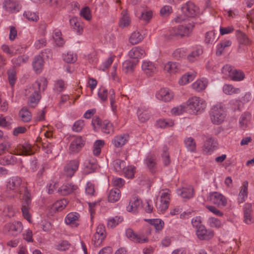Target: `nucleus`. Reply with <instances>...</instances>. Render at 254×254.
<instances>
[{"instance_id":"1","label":"nucleus","mask_w":254,"mask_h":254,"mask_svg":"<svg viewBox=\"0 0 254 254\" xmlns=\"http://www.w3.org/2000/svg\"><path fill=\"white\" fill-rule=\"evenodd\" d=\"M7 189L16 194H23L22 198V212L23 217L30 223L32 222L29 212L31 203V194L22 179L18 176L10 178L6 184Z\"/></svg>"},{"instance_id":"2","label":"nucleus","mask_w":254,"mask_h":254,"mask_svg":"<svg viewBox=\"0 0 254 254\" xmlns=\"http://www.w3.org/2000/svg\"><path fill=\"white\" fill-rule=\"evenodd\" d=\"M194 27V23L192 21L184 25H179L176 27L171 28L169 33L166 35L167 38L171 39L173 38L189 37L190 36Z\"/></svg>"},{"instance_id":"3","label":"nucleus","mask_w":254,"mask_h":254,"mask_svg":"<svg viewBox=\"0 0 254 254\" xmlns=\"http://www.w3.org/2000/svg\"><path fill=\"white\" fill-rule=\"evenodd\" d=\"M41 84H42V89L44 90L47 85V80L46 79L42 78L37 80L33 84L32 86L30 87L28 89L29 92L32 93L29 98L28 105L32 107H34L35 106L33 104L36 105L40 101L41 96L39 92L41 90L40 86Z\"/></svg>"},{"instance_id":"4","label":"nucleus","mask_w":254,"mask_h":254,"mask_svg":"<svg viewBox=\"0 0 254 254\" xmlns=\"http://www.w3.org/2000/svg\"><path fill=\"white\" fill-rule=\"evenodd\" d=\"M226 113L221 104L214 106L210 111V118L213 124H222L225 118Z\"/></svg>"},{"instance_id":"5","label":"nucleus","mask_w":254,"mask_h":254,"mask_svg":"<svg viewBox=\"0 0 254 254\" xmlns=\"http://www.w3.org/2000/svg\"><path fill=\"white\" fill-rule=\"evenodd\" d=\"M188 106L193 113L200 114L205 110L206 104L203 99L194 96L188 100Z\"/></svg>"},{"instance_id":"6","label":"nucleus","mask_w":254,"mask_h":254,"mask_svg":"<svg viewBox=\"0 0 254 254\" xmlns=\"http://www.w3.org/2000/svg\"><path fill=\"white\" fill-rule=\"evenodd\" d=\"M223 74L228 75L233 81H241L245 78L244 73L240 69L229 64L224 65L222 69Z\"/></svg>"},{"instance_id":"7","label":"nucleus","mask_w":254,"mask_h":254,"mask_svg":"<svg viewBox=\"0 0 254 254\" xmlns=\"http://www.w3.org/2000/svg\"><path fill=\"white\" fill-rule=\"evenodd\" d=\"M23 230V225L20 221H14L6 223L3 227L4 233L14 236L20 234Z\"/></svg>"},{"instance_id":"8","label":"nucleus","mask_w":254,"mask_h":254,"mask_svg":"<svg viewBox=\"0 0 254 254\" xmlns=\"http://www.w3.org/2000/svg\"><path fill=\"white\" fill-rule=\"evenodd\" d=\"M210 201L218 207H224L227 204L226 197L218 192H213L209 194Z\"/></svg>"},{"instance_id":"9","label":"nucleus","mask_w":254,"mask_h":254,"mask_svg":"<svg viewBox=\"0 0 254 254\" xmlns=\"http://www.w3.org/2000/svg\"><path fill=\"white\" fill-rule=\"evenodd\" d=\"M196 234L200 240L208 241L214 236V232L211 229H207L206 227L200 226L196 230Z\"/></svg>"},{"instance_id":"10","label":"nucleus","mask_w":254,"mask_h":254,"mask_svg":"<svg viewBox=\"0 0 254 254\" xmlns=\"http://www.w3.org/2000/svg\"><path fill=\"white\" fill-rule=\"evenodd\" d=\"M126 235L131 241L137 243H144L148 242V238L142 235L135 233L131 229H127Z\"/></svg>"},{"instance_id":"11","label":"nucleus","mask_w":254,"mask_h":254,"mask_svg":"<svg viewBox=\"0 0 254 254\" xmlns=\"http://www.w3.org/2000/svg\"><path fill=\"white\" fill-rule=\"evenodd\" d=\"M79 161L77 160L70 161L64 167V173L67 177H72L77 170L79 166Z\"/></svg>"},{"instance_id":"12","label":"nucleus","mask_w":254,"mask_h":254,"mask_svg":"<svg viewBox=\"0 0 254 254\" xmlns=\"http://www.w3.org/2000/svg\"><path fill=\"white\" fill-rule=\"evenodd\" d=\"M84 145V140H83L82 137L81 136H76V138L71 141L69 145V151L72 153H77Z\"/></svg>"},{"instance_id":"13","label":"nucleus","mask_w":254,"mask_h":254,"mask_svg":"<svg viewBox=\"0 0 254 254\" xmlns=\"http://www.w3.org/2000/svg\"><path fill=\"white\" fill-rule=\"evenodd\" d=\"M15 154L17 155H28L32 154V146L27 143L18 144L15 149Z\"/></svg>"},{"instance_id":"14","label":"nucleus","mask_w":254,"mask_h":254,"mask_svg":"<svg viewBox=\"0 0 254 254\" xmlns=\"http://www.w3.org/2000/svg\"><path fill=\"white\" fill-rule=\"evenodd\" d=\"M3 7L7 11L11 13L18 12L21 8L16 0H5L3 3Z\"/></svg>"},{"instance_id":"15","label":"nucleus","mask_w":254,"mask_h":254,"mask_svg":"<svg viewBox=\"0 0 254 254\" xmlns=\"http://www.w3.org/2000/svg\"><path fill=\"white\" fill-rule=\"evenodd\" d=\"M141 68L147 76H152L157 72V67L155 64L151 62L144 61L143 62Z\"/></svg>"},{"instance_id":"16","label":"nucleus","mask_w":254,"mask_h":254,"mask_svg":"<svg viewBox=\"0 0 254 254\" xmlns=\"http://www.w3.org/2000/svg\"><path fill=\"white\" fill-rule=\"evenodd\" d=\"M158 99L164 102L170 101L174 97L172 91L168 88H162L156 95Z\"/></svg>"},{"instance_id":"17","label":"nucleus","mask_w":254,"mask_h":254,"mask_svg":"<svg viewBox=\"0 0 254 254\" xmlns=\"http://www.w3.org/2000/svg\"><path fill=\"white\" fill-rule=\"evenodd\" d=\"M182 10L186 17H193L195 15V6L193 3L188 1L182 7Z\"/></svg>"},{"instance_id":"18","label":"nucleus","mask_w":254,"mask_h":254,"mask_svg":"<svg viewBox=\"0 0 254 254\" xmlns=\"http://www.w3.org/2000/svg\"><path fill=\"white\" fill-rule=\"evenodd\" d=\"M217 142L212 137H208L205 141L203 151L207 154L211 153L217 147Z\"/></svg>"},{"instance_id":"19","label":"nucleus","mask_w":254,"mask_h":254,"mask_svg":"<svg viewBox=\"0 0 254 254\" xmlns=\"http://www.w3.org/2000/svg\"><path fill=\"white\" fill-rule=\"evenodd\" d=\"M145 164L149 171L154 174L156 168V157L154 154L149 155L145 159Z\"/></svg>"},{"instance_id":"20","label":"nucleus","mask_w":254,"mask_h":254,"mask_svg":"<svg viewBox=\"0 0 254 254\" xmlns=\"http://www.w3.org/2000/svg\"><path fill=\"white\" fill-rule=\"evenodd\" d=\"M128 138L129 136L127 134L117 135L112 140V143L116 147H121L126 143Z\"/></svg>"},{"instance_id":"21","label":"nucleus","mask_w":254,"mask_h":254,"mask_svg":"<svg viewBox=\"0 0 254 254\" xmlns=\"http://www.w3.org/2000/svg\"><path fill=\"white\" fill-rule=\"evenodd\" d=\"M79 217V215L77 213H69L66 216L65 222L67 225H70L73 227H76L78 225L76 221L78 220Z\"/></svg>"},{"instance_id":"22","label":"nucleus","mask_w":254,"mask_h":254,"mask_svg":"<svg viewBox=\"0 0 254 254\" xmlns=\"http://www.w3.org/2000/svg\"><path fill=\"white\" fill-rule=\"evenodd\" d=\"M248 181H245L243 183V186L238 197V201L239 203H243L245 201L246 198L248 197Z\"/></svg>"},{"instance_id":"23","label":"nucleus","mask_w":254,"mask_h":254,"mask_svg":"<svg viewBox=\"0 0 254 254\" xmlns=\"http://www.w3.org/2000/svg\"><path fill=\"white\" fill-rule=\"evenodd\" d=\"M144 54V50L139 47L133 48L128 53L129 57L135 60H138V59L141 58Z\"/></svg>"},{"instance_id":"24","label":"nucleus","mask_w":254,"mask_h":254,"mask_svg":"<svg viewBox=\"0 0 254 254\" xmlns=\"http://www.w3.org/2000/svg\"><path fill=\"white\" fill-rule=\"evenodd\" d=\"M251 114L248 112L244 113L239 119V126L242 129L246 128L251 119Z\"/></svg>"},{"instance_id":"25","label":"nucleus","mask_w":254,"mask_h":254,"mask_svg":"<svg viewBox=\"0 0 254 254\" xmlns=\"http://www.w3.org/2000/svg\"><path fill=\"white\" fill-rule=\"evenodd\" d=\"M77 189V187L72 184H67L63 185L59 190L58 191L63 195H66L73 192Z\"/></svg>"},{"instance_id":"26","label":"nucleus","mask_w":254,"mask_h":254,"mask_svg":"<svg viewBox=\"0 0 254 254\" xmlns=\"http://www.w3.org/2000/svg\"><path fill=\"white\" fill-rule=\"evenodd\" d=\"M19 117L21 121L28 123L31 120L32 114L26 107H23L19 112Z\"/></svg>"},{"instance_id":"27","label":"nucleus","mask_w":254,"mask_h":254,"mask_svg":"<svg viewBox=\"0 0 254 254\" xmlns=\"http://www.w3.org/2000/svg\"><path fill=\"white\" fill-rule=\"evenodd\" d=\"M43 60L40 56H37L35 57L33 62V67L34 70L37 73L41 72L43 67Z\"/></svg>"},{"instance_id":"28","label":"nucleus","mask_w":254,"mask_h":254,"mask_svg":"<svg viewBox=\"0 0 254 254\" xmlns=\"http://www.w3.org/2000/svg\"><path fill=\"white\" fill-rule=\"evenodd\" d=\"M121 190L118 188L112 189L108 194V200L111 202L118 201L121 197Z\"/></svg>"},{"instance_id":"29","label":"nucleus","mask_w":254,"mask_h":254,"mask_svg":"<svg viewBox=\"0 0 254 254\" xmlns=\"http://www.w3.org/2000/svg\"><path fill=\"white\" fill-rule=\"evenodd\" d=\"M179 64L175 62H170L167 63L164 66V69L170 73H175L180 70Z\"/></svg>"},{"instance_id":"30","label":"nucleus","mask_w":254,"mask_h":254,"mask_svg":"<svg viewBox=\"0 0 254 254\" xmlns=\"http://www.w3.org/2000/svg\"><path fill=\"white\" fill-rule=\"evenodd\" d=\"M138 62V60H128L123 63V68L125 69L126 72H131L133 71L135 66Z\"/></svg>"},{"instance_id":"31","label":"nucleus","mask_w":254,"mask_h":254,"mask_svg":"<svg viewBox=\"0 0 254 254\" xmlns=\"http://www.w3.org/2000/svg\"><path fill=\"white\" fill-rule=\"evenodd\" d=\"M161 194V202L162 204V209L164 210L167 209L168 207V205L170 201V193L169 190H164Z\"/></svg>"},{"instance_id":"32","label":"nucleus","mask_w":254,"mask_h":254,"mask_svg":"<svg viewBox=\"0 0 254 254\" xmlns=\"http://www.w3.org/2000/svg\"><path fill=\"white\" fill-rule=\"evenodd\" d=\"M236 36L241 44L248 46L251 44V41L248 36L242 31L237 30L236 32Z\"/></svg>"},{"instance_id":"33","label":"nucleus","mask_w":254,"mask_h":254,"mask_svg":"<svg viewBox=\"0 0 254 254\" xmlns=\"http://www.w3.org/2000/svg\"><path fill=\"white\" fill-rule=\"evenodd\" d=\"M207 86V82L205 80L199 79L192 84V88L196 91L200 92L205 89Z\"/></svg>"},{"instance_id":"34","label":"nucleus","mask_w":254,"mask_h":254,"mask_svg":"<svg viewBox=\"0 0 254 254\" xmlns=\"http://www.w3.org/2000/svg\"><path fill=\"white\" fill-rule=\"evenodd\" d=\"M68 201L66 199H62L57 201L53 205V209L57 211H61L64 209Z\"/></svg>"},{"instance_id":"35","label":"nucleus","mask_w":254,"mask_h":254,"mask_svg":"<svg viewBox=\"0 0 254 254\" xmlns=\"http://www.w3.org/2000/svg\"><path fill=\"white\" fill-rule=\"evenodd\" d=\"M224 93L227 95L239 94L240 92V89L234 88L231 84H225L223 87Z\"/></svg>"},{"instance_id":"36","label":"nucleus","mask_w":254,"mask_h":254,"mask_svg":"<svg viewBox=\"0 0 254 254\" xmlns=\"http://www.w3.org/2000/svg\"><path fill=\"white\" fill-rule=\"evenodd\" d=\"M101 127L102 131L105 133L110 134L114 132L113 124L107 120H105L103 122Z\"/></svg>"},{"instance_id":"37","label":"nucleus","mask_w":254,"mask_h":254,"mask_svg":"<svg viewBox=\"0 0 254 254\" xmlns=\"http://www.w3.org/2000/svg\"><path fill=\"white\" fill-rule=\"evenodd\" d=\"M141 203V200L138 198L134 197L131 200L127 208L128 211H136Z\"/></svg>"},{"instance_id":"38","label":"nucleus","mask_w":254,"mask_h":254,"mask_svg":"<svg viewBox=\"0 0 254 254\" xmlns=\"http://www.w3.org/2000/svg\"><path fill=\"white\" fill-rule=\"evenodd\" d=\"M62 35V32L60 30L55 29L54 30L53 37L57 45L60 47L62 46L64 43Z\"/></svg>"},{"instance_id":"39","label":"nucleus","mask_w":254,"mask_h":254,"mask_svg":"<svg viewBox=\"0 0 254 254\" xmlns=\"http://www.w3.org/2000/svg\"><path fill=\"white\" fill-rule=\"evenodd\" d=\"M143 39V36L139 32H133L129 39L132 45H135L141 42Z\"/></svg>"},{"instance_id":"40","label":"nucleus","mask_w":254,"mask_h":254,"mask_svg":"<svg viewBox=\"0 0 254 254\" xmlns=\"http://www.w3.org/2000/svg\"><path fill=\"white\" fill-rule=\"evenodd\" d=\"M28 60V57L26 55H21L17 58L13 59L12 62L13 64V67L20 66L22 64L26 63Z\"/></svg>"},{"instance_id":"41","label":"nucleus","mask_w":254,"mask_h":254,"mask_svg":"<svg viewBox=\"0 0 254 254\" xmlns=\"http://www.w3.org/2000/svg\"><path fill=\"white\" fill-rule=\"evenodd\" d=\"M174 125V121L172 120L160 119L157 122V126L160 128L171 127Z\"/></svg>"},{"instance_id":"42","label":"nucleus","mask_w":254,"mask_h":254,"mask_svg":"<svg viewBox=\"0 0 254 254\" xmlns=\"http://www.w3.org/2000/svg\"><path fill=\"white\" fill-rule=\"evenodd\" d=\"M105 142L103 140H97L94 144L93 153L94 155L98 156L101 153V149L104 146Z\"/></svg>"},{"instance_id":"43","label":"nucleus","mask_w":254,"mask_h":254,"mask_svg":"<svg viewBox=\"0 0 254 254\" xmlns=\"http://www.w3.org/2000/svg\"><path fill=\"white\" fill-rule=\"evenodd\" d=\"M203 51L201 48H197L188 56V59L190 62H193L195 60H197L198 57L201 55Z\"/></svg>"},{"instance_id":"44","label":"nucleus","mask_w":254,"mask_h":254,"mask_svg":"<svg viewBox=\"0 0 254 254\" xmlns=\"http://www.w3.org/2000/svg\"><path fill=\"white\" fill-rule=\"evenodd\" d=\"M218 37L215 35L214 31L207 32L205 34V42L207 44L212 43L216 42Z\"/></svg>"},{"instance_id":"45","label":"nucleus","mask_w":254,"mask_h":254,"mask_svg":"<svg viewBox=\"0 0 254 254\" xmlns=\"http://www.w3.org/2000/svg\"><path fill=\"white\" fill-rule=\"evenodd\" d=\"M70 24L71 27L75 29L78 33L80 34L83 30L82 27L80 26L78 19L76 17L71 18L70 20Z\"/></svg>"},{"instance_id":"46","label":"nucleus","mask_w":254,"mask_h":254,"mask_svg":"<svg viewBox=\"0 0 254 254\" xmlns=\"http://www.w3.org/2000/svg\"><path fill=\"white\" fill-rule=\"evenodd\" d=\"M123 218L122 217L115 216L110 219L107 223V227L108 228H113L116 227L119 223L122 222Z\"/></svg>"},{"instance_id":"47","label":"nucleus","mask_w":254,"mask_h":254,"mask_svg":"<svg viewBox=\"0 0 254 254\" xmlns=\"http://www.w3.org/2000/svg\"><path fill=\"white\" fill-rule=\"evenodd\" d=\"M195 76V75L193 73H188L187 74L184 75L179 80V84L182 85H185L190 81H192L194 79Z\"/></svg>"},{"instance_id":"48","label":"nucleus","mask_w":254,"mask_h":254,"mask_svg":"<svg viewBox=\"0 0 254 254\" xmlns=\"http://www.w3.org/2000/svg\"><path fill=\"white\" fill-rule=\"evenodd\" d=\"M122 17L120 21V26L122 27L127 26L129 25L130 20L127 12L123 11Z\"/></svg>"},{"instance_id":"49","label":"nucleus","mask_w":254,"mask_h":254,"mask_svg":"<svg viewBox=\"0 0 254 254\" xmlns=\"http://www.w3.org/2000/svg\"><path fill=\"white\" fill-rule=\"evenodd\" d=\"M71 246L70 243L66 240H63L61 241L58 245L56 246V249L58 251H65L70 248Z\"/></svg>"},{"instance_id":"50","label":"nucleus","mask_w":254,"mask_h":254,"mask_svg":"<svg viewBox=\"0 0 254 254\" xmlns=\"http://www.w3.org/2000/svg\"><path fill=\"white\" fill-rule=\"evenodd\" d=\"M147 221L151 225L153 226L157 231L161 230L163 227L164 222L160 219H149Z\"/></svg>"},{"instance_id":"51","label":"nucleus","mask_w":254,"mask_h":254,"mask_svg":"<svg viewBox=\"0 0 254 254\" xmlns=\"http://www.w3.org/2000/svg\"><path fill=\"white\" fill-rule=\"evenodd\" d=\"M23 15L29 20L36 22L39 19L38 14L36 12H32L30 11H25Z\"/></svg>"},{"instance_id":"52","label":"nucleus","mask_w":254,"mask_h":254,"mask_svg":"<svg viewBox=\"0 0 254 254\" xmlns=\"http://www.w3.org/2000/svg\"><path fill=\"white\" fill-rule=\"evenodd\" d=\"M185 144L187 148L190 151H194L196 148L195 142L192 137L187 138L185 141Z\"/></svg>"},{"instance_id":"53","label":"nucleus","mask_w":254,"mask_h":254,"mask_svg":"<svg viewBox=\"0 0 254 254\" xmlns=\"http://www.w3.org/2000/svg\"><path fill=\"white\" fill-rule=\"evenodd\" d=\"M80 14L87 20H90L92 18L91 11L88 6L82 8L80 10Z\"/></svg>"},{"instance_id":"54","label":"nucleus","mask_w":254,"mask_h":254,"mask_svg":"<svg viewBox=\"0 0 254 254\" xmlns=\"http://www.w3.org/2000/svg\"><path fill=\"white\" fill-rule=\"evenodd\" d=\"M193 189L183 188L180 194L181 196L184 198H190L193 196Z\"/></svg>"},{"instance_id":"55","label":"nucleus","mask_w":254,"mask_h":254,"mask_svg":"<svg viewBox=\"0 0 254 254\" xmlns=\"http://www.w3.org/2000/svg\"><path fill=\"white\" fill-rule=\"evenodd\" d=\"M114 167L116 171L119 172L124 170L126 167L125 161L121 160H116L114 162Z\"/></svg>"},{"instance_id":"56","label":"nucleus","mask_w":254,"mask_h":254,"mask_svg":"<svg viewBox=\"0 0 254 254\" xmlns=\"http://www.w3.org/2000/svg\"><path fill=\"white\" fill-rule=\"evenodd\" d=\"M64 60L67 63H73L76 61L77 57L76 55L68 52L64 55Z\"/></svg>"},{"instance_id":"57","label":"nucleus","mask_w":254,"mask_h":254,"mask_svg":"<svg viewBox=\"0 0 254 254\" xmlns=\"http://www.w3.org/2000/svg\"><path fill=\"white\" fill-rule=\"evenodd\" d=\"M7 74L9 84L12 86L16 80V71L14 69H10L7 71Z\"/></svg>"},{"instance_id":"58","label":"nucleus","mask_w":254,"mask_h":254,"mask_svg":"<svg viewBox=\"0 0 254 254\" xmlns=\"http://www.w3.org/2000/svg\"><path fill=\"white\" fill-rule=\"evenodd\" d=\"M105 238V237L101 236V235L95 234L92 240L94 243V246L96 247H99L102 243Z\"/></svg>"},{"instance_id":"59","label":"nucleus","mask_w":254,"mask_h":254,"mask_svg":"<svg viewBox=\"0 0 254 254\" xmlns=\"http://www.w3.org/2000/svg\"><path fill=\"white\" fill-rule=\"evenodd\" d=\"M109 94H110V104L112 107V110L114 112H115L117 110V106L115 105V93L114 90L111 89L109 90Z\"/></svg>"},{"instance_id":"60","label":"nucleus","mask_w":254,"mask_h":254,"mask_svg":"<svg viewBox=\"0 0 254 254\" xmlns=\"http://www.w3.org/2000/svg\"><path fill=\"white\" fill-rule=\"evenodd\" d=\"M99 98L103 101L105 102L107 99L108 90L105 88L101 87L98 93Z\"/></svg>"},{"instance_id":"61","label":"nucleus","mask_w":254,"mask_h":254,"mask_svg":"<svg viewBox=\"0 0 254 254\" xmlns=\"http://www.w3.org/2000/svg\"><path fill=\"white\" fill-rule=\"evenodd\" d=\"M84 126V121L83 120H78L76 121L73 126L72 130L75 132H80Z\"/></svg>"},{"instance_id":"62","label":"nucleus","mask_w":254,"mask_h":254,"mask_svg":"<svg viewBox=\"0 0 254 254\" xmlns=\"http://www.w3.org/2000/svg\"><path fill=\"white\" fill-rule=\"evenodd\" d=\"M162 158H163L164 164L165 166H167L170 164V159L169 154L168 152V148L166 146H165L163 148Z\"/></svg>"},{"instance_id":"63","label":"nucleus","mask_w":254,"mask_h":254,"mask_svg":"<svg viewBox=\"0 0 254 254\" xmlns=\"http://www.w3.org/2000/svg\"><path fill=\"white\" fill-rule=\"evenodd\" d=\"M185 111V106L184 105H180L173 108L171 110L172 114L175 116L180 115Z\"/></svg>"},{"instance_id":"64","label":"nucleus","mask_w":254,"mask_h":254,"mask_svg":"<svg viewBox=\"0 0 254 254\" xmlns=\"http://www.w3.org/2000/svg\"><path fill=\"white\" fill-rule=\"evenodd\" d=\"M174 57L177 59L183 58L186 56V52L184 49H178L173 53Z\"/></svg>"}]
</instances>
